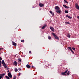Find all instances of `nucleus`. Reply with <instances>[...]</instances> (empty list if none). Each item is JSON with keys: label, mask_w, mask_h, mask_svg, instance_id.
<instances>
[{"label": "nucleus", "mask_w": 79, "mask_h": 79, "mask_svg": "<svg viewBox=\"0 0 79 79\" xmlns=\"http://www.w3.org/2000/svg\"><path fill=\"white\" fill-rule=\"evenodd\" d=\"M55 9L56 10H56V13H58L59 14H60L61 13V10H60V7L57 6H56L55 7Z\"/></svg>", "instance_id": "1"}, {"label": "nucleus", "mask_w": 79, "mask_h": 79, "mask_svg": "<svg viewBox=\"0 0 79 79\" xmlns=\"http://www.w3.org/2000/svg\"><path fill=\"white\" fill-rule=\"evenodd\" d=\"M52 35H53L54 36V37L55 39H58V40H59V38H58V36H56V35H55V33H53V32H52Z\"/></svg>", "instance_id": "2"}, {"label": "nucleus", "mask_w": 79, "mask_h": 79, "mask_svg": "<svg viewBox=\"0 0 79 79\" xmlns=\"http://www.w3.org/2000/svg\"><path fill=\"white\" fill-rule=\"evenodd\" d=\"M68 69L66 70L64 72H63L61 74L62 75H66V73H67V72H68Z\"/></svg>", "instance_id": "3"}, {"label": "nucleus", "mask_w": 79, "mask_h": 79, "mask_svg": "<svg viewBox=\"0 0 79 79\" xmlns=\"http://www.w3.org/2000/svg\"><path fill=\"white\" fill-rule=\"evenodd\" d=\"M75 6L76 8H77V10H79V6H78V4H77V3H76Z\"/></svg>", "instance_id": "4"}, {"label": "nucleus", "mask_w": 79, "mask_h": 79, "mask_svg": "<svg viewBox=\"0 0 79 79\" xmlns=\"http://www.w3.org/2000/svg\"><path fill=\"white\" fill-rule=\"evenodd\" d=\"M8 76H9V77L10 78H11L12 77V75H11V74L10 72H9L8 73Z\"/></svg>", "instance_id": "5"}, {"label": "nucleus", "mask_w": 79, "mask_h": 79, "mask_svg": "<svg viewBox=\"0 0 79 79\" xmlns=\"http://www.w3.org/2000/svg\"><path fill=\"white\" fill-rule=\"evenodd\" d=\"M13 64L15 66H17L18 65V62L15 61L14 62Z\"/></svg>", "instance_id": "6"}, {"label": "nucleus", "mask_w": 79, "mask_h": 79, "mask_svg": "<svg viewBox=\"0 0 79 79\" xmlns=\"http://www.w3.org/2000/svg\"><path fill=\"white\" fill-rule=\"evenodd\" d=\"M39 5L40 7H42V6H44V4L40 3H39Z\"/></svg>", "instance_id": "7"}, {"label": "nucleus", "mask_w": 79, "mask_h": 79, "mask_svg": "<svg viewBox=\"0 0 79 79\" xmlns=\"http://www.w3.org/2000/svg\"><path fill=\"white\" fill-rule=\"evenodd\" d=\"M50 29L51 30V31H53V32H54V28H53V27H50Z\"/></svg>", "instance_id": "8"}, {"label": "nucleus", "mask_w": 79, "mask_h": 79, "mask_svg": "<svg viewBox=\"0 0 79 79\" xmlns=\"http://www.w3.org/2000/svg\"><path fill=\"white\" fill-rule=\"evenodd\" d=\"M68 48L69 50H71V51L72 52V53H74V52L73 51V50H72V49L70 47H68Z\"/></svg>", "instance_id": "9"}, {"label": "nucleus", "mask_w": 79, "mask_h": 79, "mask_svg": "<svg viewBox=\"0 0 79 79\" xmlns=\"http://www.w3.org/2000/svg\"><path fill=\"white\" fill-rule=\"evenodd\" d=\"M63 7L65 8H69V7L68 6L64 4L63 5Z\"/></svg>", "instance_id": "10"}, {"label": "nucleus", "mask_w": 79, "mask_h": 79, "mask_svg": "<svg viewBox=\"0 0 79 79\" xmlns=\"http://www.w3.org/2000/svg\"><path fill=\"white\" fill-rule=\"evenodd\" d=\"M3 66L4 67V68H7V67L6 66V64H5V63H4L3 64Z\"/></svg>", "instance_id": "11"}, {"label": "nucleus", "mask_w": 79, "mask_h": 79, "mask_svg": "<svg viewBox=\"0 0 79 79\" xmlns=\"http://www.w3.org/2000/svg\"><path fill=\"white\" fill-rule=\"evenodd\" d=\"M12 45H14V46H16V43H15L14 42H13Z\"/></svg>", "instance_id": "12"}, {"label": "nucleus", "mask_w": 79, "mask_h": 79, "mask_svg": "<svg viewBox=\"0 0 79 79\" xmlns=\"http://www.w3.org/2000/svg\"><path fill=\"white\" fill-rule=\"evenodd\" d=\"M66 17H67V18H69V19H71L72 18V17L70 16H69L68 15H66Z\"/></svg>", "instance_id": "13"}, {"label": "nucleus", "mask_w": 79, "mask_h": 79, "mask_svg": "<svg viewBox=\"0 0 79 79\" xmlns=\"http://www.w3.org/2000/svg\"><path fill=\"white\" fill-rule=\"evenodd\" d=\"M26 66L27 68H31V66L29 64H27Z\"/></svg>", "instance_id": "14"}, {"label": "nucleus", "mask_w": 79, "mask_h": 79, "mask_svg": "<svg viewBox=\"0 0 79 79\" xmlns=\"http://www.w3.org/2000/svg\"><path fill=\"white\" fill-rule=\"evenodd\" d=\"M65 23L67 24H70V23L68 22H65Z\"/></svg>", "instance_id": "15"}, {"label": "nucleus", "mask_w": 79, "mask_h": 79, "mask_svg": "<svg viewBox=\"0 0 79 79\" xmlns=\"http://www.w3.org/2000/svg\"><path fill=\"white\" fill-rule=\"evenodd\" d=\"M67 37H69V38H71V35L70 34H68L67 35Z\"/></svg>", "instance_id": "16"}, {"label": "nucleus", "mask_w": 79, "mask_h": 79, "mask_svg": "<svg viewBox=\"0 0 79 79\" xmlns=\"http://www.w3.org/2000/svg\"><path fill=\"white\" fill-rule=\"evenodd\" d=\"M47 26V25H45L44 26H43L42 27V29H44L45 27Z\"/></svg>", "instance_id": "17"}, {"label": "nucleus", "mask_w": 79, "mask_h": 79, "mask_svg": "<svg viewBox=\"0 0 79 79\" xmlns=\"http://www.w3.org/2000/svg\"><path fill=\"white\" fill-rule=\"evenodd\" d=\"M0 76L2 77V76H5V73L1 74H0Z\"/></svg>", "instance_id": "18"}, {"label": "nucleus", "mask_w": 79, "mask_h": 79, "mask_svg": "<svg viewBox=\"0 0 79 79\" xmlns=\"http://www.w3.org/2000/svg\"><path fill=\"white\" fill-rule=\"evenodd\" d=\"M69 71H68L67 73V76H69Z\"/></svg>", "instance_id": "19"}, {"label": "nucleus", "mask_w": 79, "mask_h": 79, "mask_svg": "<svg viewBox=\"0 0 79 79\" xmlns=\"http://www.w3.org/2000/svg\"><path fill=\"white\" fill-rule=\"evenodd\" d=\"M15 72H17V71H18V69H16V67L15 69Z\"/></svg>", "instance_id": "20"}, {"label": "nucleus", "mask_w": 79, "mask_h": 79, "mask_svg": "<svg viewBox=\"0 0 79 79\" xmlns=\"http://www.w3.org/2000/svg\"><path fill=\"white\" fill-rule=\"evenodd\" d=\"M5 77H6V78H7V79H10V77H8V76H6Z\"/></svg>", "instance_id": "21"}, {"label": "nucleus", "mask_w": 79, "mask_h": 79, "mask_svg": "<svg viewBox=\"0 0 79 79\" xmlns=\"http://www.w3.org/2000/svg\"><path fill=\"white\" fill-rule=\"evenodd\" d=\"M64 2H65L66 3H68V2L66 1L65 0H64Z\"/></svg>", "instance_id": "22"}, {"label": "nucleus", "mask_w": 79, "mask_h": 79, "mask_svg": "<svg viewBox=\"0 0 79 79\" xmlns=\"http://www.w3.org/2000/svg\"><path fill=\"white\" fill-rule=\"evenodd\" d=\"M2 64H4V60H3L2 61Z\"/></svg>", "instance_id": "23"}, {"label": "nucleus", "mask_w": 79, "mask_h": 79, "mask_svg": "<svg viewBox=\"0 0 79 79\" xmlns=\"http://www.w3.org/2000/svg\"><path fill=\"white\" fill-rule=\"evenodd\" d=\"M65 12L66 13H68V10H65Z\"/></svg>", "instance_id": "24"}, {"label": "nucleus", "mask_w": 79, "mask_h": 79, "mask_svg": "<svg viewBox=\"0 0 79 79\" xmlns=\"http://www.w3.org/2000/svg\"><path fill=\"white\" fill-rule=\"evenodd\" d=\"M72 49H73V50H76V49H75V48H72Z\"/></svg>", "instance_id": "25"}, {"label": "nucleus", "mask_w": 79, "mask_h": 79, "mask_svg": "<svg viewBox=\"0 0 79 79\" xmlns=\"http://www.w3.org/2000/svg\"><path fill=\"white\" fill-rule=\"evenodd\" d=\"M48 39H51V37L50 36H48Z\"/></svg>", "instance_id": "26"}, {"label": "nucleus", "mask_w": 79, "mask_h": 79, "mask_svg": "<svg viewBox=\"0 0 79 79\" xmlns=\"http://www.w3.org/2000/svg\"><path fill=\"white\" fill-rule=\"evenodd\" d=\"M16 79V77L15 76H14L13 79Z\"/></svg>", "instance_id": "27"}, {"label": "nucleus", "mask_w": 79, "mask_h": 79, "mask_svg": "<svg viewBox=\"0 0 79 79\" xmlns=\"http://www.w3.org/2000/svg\"><path fill=\"white\" fill-rule=\"evenodd\" d=\"M50 13H51V14H53V13H52V11H50Z\"/></svg>", "instance_id": "28"}, {"label": "nucleus", "mask_w": 79, "mask_h": 79, "mask_svg": "<svg viewBox=\"0 0 79 79\" xmlns=\"http://www.w3.org/2000/svg\"><path fill=\"white\" fill-rule=\"evenodd\" d=\"M18 69L19 71H21V68H19Z\"/></svg>", "instance_id": "29"}, {"label": "nucleus", "mask_w": 79, "mask_h": 79, "mask_svg": "<svg viewBox=\"0 0 79 79\" xmlns=\"http://www.w3.org/2000/svg\"><path fill=\"white\" fill-rule=\"evenodd\" d=\"M2 60V58L1 57H0V61H1Z\"/></svg>", "instance_id": "30"}, {"label": "nucleus", "mask_w": 79, "mask_h": 79, "mask_svg": "<svg viewBox=\"0 0 79 79\" xmlns=\"http://www.w3.org/2000/svg\"><path fill=\"white\" fill-rule=\"evenodd\" d=\"M1 67V61L0 60V67Z\"/></svg>", "instance_id": "31"}, {"label": "nucleus", "mask_w": 79, "mask_h": 79, "mask_svg": "<svg viewBox=\"0 0 79 79\" xmlns=\"http://www.w3.org/2000/svg\"><path fill=\"white\" fill-rule=\"evenodd\" d=\"M2 77L1 76H0V79H2Z\"/></svg>", "instance_id": "32"}, {"label": "nucleus", "mask_w": 79, "mask_h": 79, "mask_svg": "<svg viewBox=\"0 0 79 79\" xmlns=\"http://www.w3.org/2000/svg\"><path fill=\"white\" fill-rule=\"evenodd\" d=\"M21 75V73H19V76H20Z\"/></svg>", "instance_id": "33"}, {"label": "nucleus", "mask_w": 79, "mask_h": 79, "mask_svg": "<svg viewBox=\"0 0 79 79\" xmlns=\"http://www.w3.org/2000/svg\"><path fill=\"white\" fill-rule=\"evenodd\" d=\"M18 60H19V61H21V59H19Z\"/></svg>", "instance_id": "34"}, {"label": "nucleus", "mask_w": 79, "mask_h": 79, "mask_svg": "<svg viewBox=\"0 0 79 79\" xmlns=\"http://www.w3.org/2000/svg\"><path fill=\"white\" fill-rule=\"evenodd\" d=\"M21 42H23V40H21Z\"/></svg>", "instance_id": "35"}, {"label": "nucleus", "mask_w": 79, "mask_h": 79, "mask_svg": "<svg viewBox=\"0 0 79 79\" xmlns=\"http://www.w3.org/2000/svg\"><path fill=\"white\" fill-rule=\"evenodd\" d=\"M31 53V51H29V53Z\"/></svg>", "instance_id": "36"}, {"label": "nucleus", "mask_w": 79, "mask_h": 79, "mask_svg": "<svg viewBox=\"0 0 79 79\" xmlns=\"http://www.w3.org/2000/svg\"><path fill=\"white\" fill-rule=\"evenodd\" d=\"M77 18L78 19H79V16H78L77 17Z\"/></svg>", "instance_id": "37"}, {"label": "nucleus", "mask_w": 79, "mask_h": 79, "mask_svg": "<svg viewBox=\"0 0 79 79\" xmlns=\"http://www.w3.org/2000/svg\"><path fill=\"white\" fill-rule=\"evenodd\" d=\"M32 68H34V66H32Z\"/></svg>", "instance_id": "38"}, {"label": "nucleus", "mask_w": 79, "mask_h": 79, "mask_svg": "<svg viewBox=\"0 0 79 79\" xmlns=\"http://www.w3.org/2000/svg\"><path fill=\"white\" fill-rule=\"evenodd\" d=\"M24 42V40H23V42Z\"/></svg>", "instance_id": "39"}, {"label": "nucleus", "mask_w": 79, "mask_h": 79, "mask_svg": "<svg viewBox=\"0 0 79 79\" xmlns=\"http://www.w3.org/2000/svg\"><path fill=\"white\" fill-rule=\"evenodd\" d=\"M7 72H9V71H7Z\"/></svg>", "instance_id": "40"}]
</instances>
